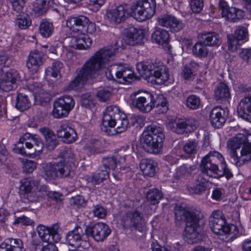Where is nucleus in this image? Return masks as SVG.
<instances>
[{"label":"nucleus","mask_w":251,"mask_h":251,"mask_svg":"<svg viewBox=\"0 0 251 251\" xmlns=\"http://www.w3.org/2000/svg\"><path fill=\"white\" fill-rule=\"evenodd\" d=\"M17 83H15L1 77L0 81V88L5 92L15 89L17 87Z\"/></svg>","instance_id":"55"},{"label":"nucleus","mask_w":251,"mask_h":251,"mask_svg":"<svg viewBox=\"0 0 251 251\" xmlns=\"http://www.w3.org/2000/svg\"><path fill=\"white\" fill-rule=\"evenodd\" d=\"M36 167V163L30 160H26L23 163V170L25 173L32 172Z\"/></svg>","instance_id":"63"},{"label":"nucleus","mask_w":251,"mask_h":251,"mask_svg":"<svg viewBox=\"0 0 251 251\" xmlns=\"http://www.w3.org/2000/svg\"><path fill=\"white\" fill-rule=\"evenodd\" d=\"M126 43L130 46L143 45L146 40L142 29L129 26L125 29Z\"/></svg>","instance_id":"20"},{"label":"nucleus","mask_w":251,"mask_h":251,"mask_svg":"<svg viewBox=\"0 0 251 251\" xmlns=\"http://www.w3.org/2000/svg\"><path fill=\"white\" fill-rule=\"evenodd\" d=\"M156 163L152 159H143L140 163V168L145 176H153L156 173Z\"/></svg>","instance_id":"31"},{"label":"nucleus","mask_w":251,"mask_h":251,"mask_svg":"<svg viewBox=\"0 0 251 251\" xmlns=\"http://www.w3.org/2000/svg\"><path fill=\"white\" fill-rule=\"evenodd\" d=\"M31 106V102L27 95L18 93L16 97L15 107L18 110L23 111L28 109Z\"/></svg>","instance_id":"37"},{"label":"nucleus","mask_w":251,"mask_h":251,"mask_svg":"<svg viewBox=\"0 0 251 251\" xmlns=\"http://www.w3.org/2000/svg\"><path fill=\"white\" fill-rule=\"evenodd\" d=\"M0 251H25L20 239L8 238L0 245Z\"/></svg>","instance_id":"28"},{"label":"nucleus","mask_w":251,"mask_h":251,"mask_svg":"<svg viewBox=\"0 0 251 251\" xmlns=\"http://www.w3.org/2000/svg\"><path fill=\"white\" fill-rule=\"evenodd\" d=\"M11 4L12 9L17 13H21L23 11L25 5L24 0H9Z\"/></svg>","instance_id":"58"},{"label":"nucleus","mask_w":251,"mask_h":251,"mask_svg":"<svg viewBox=\"0 0 251 251\" xmlns=\"http://www.w3.org/2000/svg\"><path fill=\"white\" fill-rule=\"evenodd\" d=\"M116 126V132L120 133L126 131L129 127L126 115L121 112L119 107L110 105L103 112L101 129L107 132V127Z\"/></svg>","instance_id":"6"},{"label":"nucleus","mask_w":251,"mask_h":251,"mask_svg":"<svg viewBox=\"0 0 251 251\" xmlns=\"http://www.w3.org/2000/svg\"><path fill=\"white\" fill-rule=\"evenodd\" d=\"M19 191L20 196L32 190V186H38L40 181L36 180L32 177H25L21 179L20 181Z\"/></svg>","instance_id":"36"},{"label":"nucleus","mask_w":251,"mask_h":251,"mask_svg":"<svg viewBox=\"0 0 251 251\" xmlns=\"http://www.w3.org/2000/svg\"><path fill=\"white\" fill-rule=\"evenodd\" d=\"M1 77L10 81L14 84L17 83V81L20 79V74L15 69H10L6 72Z\"/></svg>","instance_id":"51"},{"label":"nucleus","mask_w":251,"mask_h":251,"mask_svg":"<svg viewBox=\"0 0 251 251\" xmlns=\"http://www.w3.org/2000/svg\"><path fill=\"white\" fill-rule=\"evenodd\" d=\"M153 108H155V111L158 114L166 113L169 109L167 100L163 96H159L156 99L153 97Z\"/></svg>","instance_id":"39"},{"label":"nucleus","mask_w":251,"mask_h":251,"mask_svg":"<svg viewBox=\"0 0 251 251\" xmlns=\"http://www.w3.org/2000/svg\"><path fill=\"white\" fill-rule=\"evenodd\" d=\"M199 38L205 46H219L222 44L219 35L215 32L202 33L200 35Z\"/></svg>","instance_id":"30"},{"label":"nucleus","mask_w":251,"mask_h":251,"mask_svg":"<svg viewBox=\"0 0 251 251\" xmlns=\"http://www.w3.org/2000/svg\"><path fill=\"white\" fill-rule=\"evenodd\" d=\"M190 5L192 11L195 13H198L203 8L204 5L203 0H191Z\"/></svg>","instance_id":"60"},{"label":"nucleus","mask_w":251,"mask_h":251,"mask_svg":"<svg viewBox=\"0 0 251 251\" xmlns=\"http://www.w3.org/2000/svg\"><path fill=\"white\" fill-rule=\"evenodd\" d=\"M158 23L159 25L169 28L172 32L179 31L183 27L182 22L171 15H165L159 17Z\"/></svg>","instance_id":"21"},{"label":"nucleus","mask_w":251,"mask_h":251,"mask_svg":"<svg viewBox=\"0 0 251 251\" xmlns=\"http://www.w3.org/2000/svg\"><path fill=\"white\" fill-rule=\"evenodd\" d=\"M196 169V165H190L185 164L180 166L176 170L175 177L177 179H180L190 176L192 171Z\"/></svg>","instance_id":"40"},{"label":"nucleus","mask_w":251,"mask_h":251,"mask_svg":"<svg viewBox=\"0 0 251 251\" xmlns=\"http://www.w3.org/2000/svg\"><path fill=\"white\" fill-rule=\"evenodd\" d=\"M221 163H224L223 155L218 151H210L201 160L200 166L201 173L209 177L218 178L222 174L219 168V165Z\"/></svg>","instance_id":"9"},{"label":"nucleus","mask_w":251,"mask_h":251,"mask_svg":"<svg viewBox=\"0 0 251 251\" xmlns=\"http://www.w3.org/2000/svg\"><path fill=\"white\" fill-rule=\"evenodd\" d=\"M106 78L112 82L129 84L135 79V75L130 68L121 65H110L105 71Z\"/></svg>","instance_id":"10"},{"label":"nucleus","mask_w":251,"mask_h":251,"mask_svg":"<svg viewBox=\"0 0 251 251\" xmlns=\"http://www.w3.org/2000/svg\"><path fill=\"white\" fill-rule=\"evenodd\" d=\"M92 213L95 217L100 219H103L106 216L107 211L102 205L97 204L93 206Z\"/></svg>","instance_id":"56"},{"label":"nucleus","mask_w":251,"mask_h":251,"mask_svg":"<svg viewBox=\"0 0 251 251\" xmlns=\"http://www.w3.org/2000/svg\"><path fill=\"white\" fill-rule=\"evenodd\" d=\"M171 129L177 134H182L193 131L195 126L192 120L189 119H180L171 124Z\"/></svg>","instance_id":"26"},{"label":"nucleus","mask_w":251,"mask_h":251,"mask_svg":"<svg viewBox=\"0 0 251 251\" xmlns=\"http://www.w3.org/2000/svg\"><path fill=\"white\" fill-rule=\"evenodd\" d=\"M109 173L107 170H101L92 176L91 181L96 184H99L108 177Z\"/></svg>","instance_id":"52"},{"label":"nucleus","mask_w":251,"mask_h":251,"mask_svg":"<svg viewBox=\"0 0 251 251\" xmlns=\"http://www.w3.org/2000/svg\"><path fill=\"white\" fill-rule=\"evenodd\" d=\"M51 0H36L33 5L31 14L38 17L46 13Z\"/></svg>","instance_id":"33"},{"label":"nucleus","mask_w":251,"mask_h":251,"mask_svg":"<svg viewBox=\"0 0 251 251\" xmlns=\"http://www.w3.org/2000/svg\"><path fill=\"white\" fill-rule=\"evenodd\" d=\"M200 177L197 179V183L194 186H188L187 190L189 193L193 195H200L203 193L206 190V186L203 181L200 182Z\"/></svg>","instance_id":"46"},{"label":"nucleus","mask_w":251,"mask_h":251,"mask_svg":"<svg viewBox=\"0 0 251 251\" xmlns=\"http://www.w3.org/2000/svg\"><path fill=\"white\" fill-rule=\"evenodd\" d=\"M31 24V21L27 14L20 15L17 18L16 24L21 29H25L27 28Z\"/></svg>","instance_id":"49"},{"label":"nucleus","mask_w":251,"mask_h":251,"mask_svg":"<svg viewBox=\"0 0 251 251\" xmlns=\"http://www.w3.org/2000/svg\"><path fill=\"white\" fill-rule=\"evenodd\" d=\"M239 57L243 63L251 65V49H243L239 53Z\"/></svg>","instance_id":"54"},{"label":"nucleus","mask_w":251,"mask_h":251,"mask_svg":"<svg viewBox=\"0 0 251 251\" xmlns=\"http://www.w3.org/2000/svg\"><path fill=\"white\" fill-rule=\"evenodd\" d=\"M111 233L109 226L103 223L99 222L93 226H86L85 233L87 236L92 237L95 241H104Z\"/></svg>","instance_id":"17"},{"label":"nucleus","mask_w":251,"mask_h":251,"mask_svg":"<svg viewBox=\"0 0 251 251\" xmlns=\"http://www.w3.org/2000/svg\"><path fill=\"white\" fill-rule=\"evenodd\" d=\"M248 40V31L243 26H238L233 34L227 36V43L228 50L234 51L240 46L243 42Z\"/></svg>","instance_id":"15"},{"label":"nucleus","mask_w":251,"mask_h":251,"mask_svg":"<svg viewBox=\"0 0 251 251\" xmlns=\"http://www.w3.org/2000/svg\"><path fill=\"white\" fill-rule=\"evenodd\" d=\"M85 231L79 226H76L66 235V241L70 246L79 247L80 242L84 240Z\"/></svg>","instance_id":"23"},{"label":"nucleus","mask_w":251,"mask_h":251,"mask_svg":"<svg viewBox=\"0 0 251 251\" xmlns=\"http://www.w3.org/2000/svg\"><path fill=\"white\" fill-rule=\"evenodd\" d=\"M151 39L153 42L166 47L169 41V34L167 31L158 29L152 34Z\"/></svg>","instance_id":"34"},{"label":"nucleus","mask_w":251,"mask_h":251,"mask_svg":"<svg viewBox=\"0 0 251 251\" xmlns=\"http://www.w3.org/2000/svg\"><path fill=\"white\" fill-rule=\"evenodd\" d=\"M163 198L161 191L157 189H150L147 193V200L153 205L158 203L159 201Z\"/></svg>","instance_id":"43"},{"label":"nucleus","mask_w":251,"mask_h":251,"mask_svg":"<svg viewBox=\"0 0 251 251\" xmlns=\"http://www.w3.org/2000/svg\"><path fill=\"white\" fill-rule=\"evenodd\" d=\"M57 136L67 144L75 142L77 138L75 130L65 124H61L57 130Z\"/></svg>","instance_id":"24"},{"label":"nucleus","mask_w":251,"mask_h":251,"mask_svg":"<svg viewBox=\"0 0 251 251\" xmlns=\"http://www.w3.org/2000/svg\"><path fill=\"white\" fill-rule=\"evenodd\" d=\"M249 138L251 140V134H238L227 142L228 147L234 150L231 156L237 167L251 161V143L249 142Z\"/></svg>","instance_id":"4"},{"label":"nucleus","mask_w":251,"mask_h":251,"mask_svg":"<svg viewBox=\"0 0 251 251\" xmlns=\"http://www.w3.org/2000/svg\"><path fill=\"white\" fill-rule=\"evenodd\" d=\"M228 116V111L227 109L219 107L213 108L210 113V120L212 126L215 128L222 127Z\"/></svg>","instance_id":"22"},{"label":"nucleus","mask_w":251,"mask_h":251,"mask_svg":"<svg viewBox=\"0 0 251 251\" xmlns=\"http://www.w3.org/2000/svg\"><path fill=\"white\" fill-rule=\"evenodd\" d=\"M118 158L117 156H112L103 158L102 163L105 170H109L110 169L114 170L118 163L124 162L125 158L124 157H120V160L117 161Z\"/></svg>","instance_id":"42"},{"label":"nucleus","mask_w":251,"mask_h":251,"mask_svg":"<svg viewBox=\"0 0 251 251\" xmlns=\"http://www.w3.org/2000/svg\"><path fill=\"white\" fill-rule=\"evenodd\" d=\"M33 223L34 222L32 220L25 216H23L16 218L13 224L14 225L22 224L25 226H29L32 225Z\"/></svg>","instance_id":"62"},{"label":"nucleus","mask_w":251,"mask_h":251,"mask_svg":"<svg viewBox=\"0 0 251 251\" xmlns=\"http://www.w3.org/2000/svg\"><path fill=\"white\" fill-rule=\"evenodd\" d=\"M121 224L125 228H131L140 232L146 230V223L141 214L138 211H128L125 213L121 219Z\"/></svg>","instance_id":"12"},{"label":"nucleus","mask_w":251,"mask_h":251,"mask_svg":"<svg viewBox=\"0 0 251 251\" xmlns=\"http://www.w3.org/2000/svg\"><path fill=\"white\" fill-rule=\"evenodd\" d=\"M44 61V54L41 52L34 51L31 52L26 66L30 71L35 73L37 71L38 68L43 64Z\"/></svg>","instance_id":"27"},{"label":"nucleus","mask_w":251,"mask_h":251,"mask_svg":"<svg viewBox=\"0 0 251 251\" xmlns=\"http://www.w3.org/2000/svg\"><path fill=\"white\" fill-rule=\"evenodd\" d=\"M89 22V19L84 16L78 17H71L69 18L66 22V25L74 32L81 34V27L84 28L86 24Z\"/></svg>","instance_id":"29"},{"label":"nucleus","mask_w":251,"mask_h":251,"mask_svg":"<svg viewBox=\"0 0 251 251\" xmlns=\"http://www.w3.org/2000/svg\"><path fill=\"white\" fill-rule=\"evenodd\" d=\"M81 34L85 35L88 34H94L96 32L97 27L95 23L88 22L86 24L84 28L81 27Z\"/></svg>","instance_id":"59"},{"label":"nucleus","mask_w":251,"mask_h":251,"mask_svg":"<svg viewBox=\"0 0 251 251\" xmlns=\"http://www.w3.org/2000/svg\"><path fill=\"white\" fill-rule=\"evenodd\" d=\"M81 104L86 108H90L94 106L93 97L88 93L84 94L81 97Z\"/></svg>","instance_id":"57"},{"label":"nucleus","mask_w":251,"mask_h":251,"mask_svg":"<svg viewBox=\"0 0 251 251\" xmlns=\"http://www.w3.org/2000/svg\"><path fill=\"white\" fill-rule=\"evenodd\" d=\"M176 220L185 222L184 236L188 244L198 243L201 240L199 228V216L195 212L189 211L179 205L174 208Z\"/></svg>","instance_id":"3"},{"label":"nucleus","mask_w":251,"mask_h":251,"mask_svg":"<svg viewBox=\"0 0 251 251\" xmlns=\"http://www.w3.org/2000/svg\"><path fill=\"white\" fill-rule=\"evenodd\" d=\"M73 47L78 50H85L88 49L92 44V40L86 35L82 34L81 37H75Z\"/></svg>","instance_id":"38"},{"label":"nucleus","mask_w":251,"mask_h":251,"mask_svg":"<svg viewBox=\"0 0 251 251\" xmlns=\"http://www.w3.org/2000/svg\"><path fill=\"white\" fill-rule=\"evenodd\" d=\"M21 197L25 202H35L39 201L42 196L37 192L31 190L21 195Z\"/></svg>","instance_id":"47"},{"label":"nucleus","mask_w":251,"mask_h":251,"mask_svg":"<svg viewBox=\"0 0 251 251\" xmlns=\"http://www.w3.org/2000/svg\"><path fill=\"white\" fill-rule=\"evenodd\" d=\"M132 104L143 113H148L153 108V95L150 93L136 92L130 96Z\"/></svg>","instance_id":"13"},{"label":"nucleus","mask_w":251,"mask_h":251,"mask_svg":"<svg viewBox=\"0 0 251 251\" xmlns=\"http://www.w3.org/2000/svg\"><path fill=\"white\" fill-rule=\"evenodd\" d=\"M155 0H138L128 10L127 5H119L116 8L109 10L106 13L108 20L112 23L118 24L129 16H134L140 21L151 18L155 14Z\"/></svg>","instance_id":"2"},{"label":"nucleus","mask_w":251,"mask_h":251,"mask_svg":"<svg viewBox=\"0 0 251 251\" xmlns=\"http://www.w3.org/2000/svg\"><path fill=\"white\" fill-rule=\"evenodd\" d=\"M63 64L60 61H55L52 64L51 68L49 69L47 71V75L56 78L58 76L60 77V70L63 68Z\"/></svg>","instance_id":"50"},{"label":"nucleus","mask_w":251,"mask_h":251,"mask_svg":"<svg viewBox=\"0 0 251 251\" xmlns=\"http://www.w3.org/2000/svg\"><path fill=\"white\" fill-rule=\"evenodd\" d=\"M54 29L53 24L47 21H42L39 26L40 33L45 38L49 37Z\"/></svg>","instance_id":"44"},{"label":"nucleus","mask_w":251,"mask_h":251,"mask_svg":"<svg viewBox=\"0 0 251 251\" xmlns=\"http://www.w3.org/2000/svg\"><path fill=\"white\" fill-rule=\"evenodd\" d=\"M199 64L195 62H191L186 64L183 69L182 76L185 80L191 79L194 76L195 73L199 68Z\"/></svg>","instance_id":"41"},{"label":"nucleus","mask_w":251,"mask_h":251,"mask_svg":"<svg viewBox=\"0 0 251 251\" xmlns=\"http://www.w3.org/2000/svg\"><path fill=\"white\" fill-rule=\"evenodd\" d=\"M130 121L132 126L138 127L144 125L145 119L143 116L140 115H132Z\"/></svg>","instance_id":"61"},{"label":"nucleus","mask_w":251,"mask_h":251,"mask_svg":"<svg viewBox=\"0 0 251 251\" xmlns=\"http://www.w3.org/2000/svg\"><path fill=\"white\" fill-rule=\"evenodd\" d=\"M237 113L241 118L251 122V96L245 97L240 101L237 106Z\"/></svg>","instance_id":"25"},{"label":"nucleus","mask_w":251,"mask_h":251,"mask_svg":"<svg viewBox=\"0 0 251 251\" xmlns=\"http://www.w3.org/2000/svg\"><path fill=\"white\" fill-rule=\"evenodd\" d=\"M201 100L200 98L196 95L189 96L186 100V105L191 109L198 108L200 105Z\"/></svg>","instance_id":"53"},{"label":"nucleus","mask_w":251,"mask_h":251,"mask_svg":"<svg viewBox=\"0 0 251 251\" xmlns=\"http://www.w3.org/2000/svg\"><path fill=\"white\" fill-rule=\"evenodd\" d=\"M73 174L71 169L62 162L48 163L43 167L41 172L42 177L47 181L72 176Z\"/></svg>","instance_id":"11"},{"label":"nucleus","mask_w":251,"mask_h":251,"mask_svg":"<svg viewBox=\"0 0 251 251\" xmlns=\"http://www.w3.org/2000/svg\"><path fill=\"white\" fill-rule=\"evenodd\" d=\"M75 105L72 97L64 95L57 99L53 103L52 114L55 118L67 117Z\"/></svg>","instance_id":"14"},{"label":"nucleus","mask_w":251,"mask_h":251,"mask_svg":"<svg viewBox=\"0 0 251 251\" xmlns=\"http://www.w3.org/2000/svg\"><path fill=\"white\" fill-rule=\"evenodd\" d=\"M214 95L217 100H228L230 98L228 86L224 82H220L217 85L215 90Z\"/></svg>","instance_id":"35"},{"label":"nucleus","mask_w":251,"mask_h":251,"mask_svg":"<svg viewBox=\"0 0 251 251\" xmlns=\"http://www.w3.org/2000/svg\"><path fill=\"white\" fill-rule=\"evenodd\" d=\"M114 57L115 54L112 49L103 48L99 50L76 71V76L68 84L66 89L72 91L79 84H84L89 79L96 78L99 71L106 68Z\"/></svg>","instance_id":"1"},{"label":"nucleus","mask_w":251,"mask_h":251,"mask_svg":"<svg viewBox=\"0 0 251 251\" xmlns=\"http://www.w3.org/2000/svg\"><path fill=\"white\" fill-rule=\"evenodd\" d=\"M40 131L45 138L46 148L49 150H53L57 145L58 142L53 131L47 127L41 128Z\"/></svg>","instance_id":"32"},{"label":"nucleus","mask_w":251,"mask_h":251,"mask_svg":"<svg viewBox=\"0 0 251 251\" xmlns=\"http://www.w3.org/2000/svg\"><path fill=\"white\" fill-rule=\"evenodd\" d=\"M165 136L161 127L152 125L144 129L141 139L143 150L148 153L158 154L162 152Z\"/></svg>","instance_id":"5"},{"label":"nucleus","mask_w":251,"mask_h":251,"mask_svg":"<svg viewBox=\"0 0 251 251\" xmlns=\"http://www.w3.org/2000/svg\"><path fill=\"white\" fill-rule=\"evenodd\" d=\"M206 46L203 43H201V40L200 39V41L193 47V54L199 57H205L208 53V50Z\"/></svg>","instance_id":"45"},{"label":"nucleus","mask_w":251,"mask_h":251,"mask_svg":"<svg viewBox=\"0 0 251 251\" xmlns=\"http://www.w3.org/2000/svg\"><path fill=\"white\" fill-rule=\"evenodd\" d=\"M218 5L222 11V17L225 18L226 21L236 22L244 16V12L243 10L235 7H229L224 0H220Z\"/></svg>","instance_id":"19"},{"label":"nucleus","mask_w":251,"mask_h":251,"mask_svg":"<svg viewBox=\"0 0 251 251\" xmlns=\"http://www.w3.org/2000/svg\"><path fill=\"white\" fill-rule=\"evenodd\" d=\"M209 226L212 231L218 235H232L231 238L235 239L244 235L245 231L242 227L234 225H226V219L220 210L214 211L209 219Z\"/></svg>","instance_id":"8"},{"label":"nucleus","mask_w":251,"mask_h":251,"mask_svg":"<svg viewBox=\"0 0 251 251\" xmlns=\"http://www.w3.org/2000/svg\"><path fill=\"white\" fill-rule=\"evenodd\" d=\"M44 144L41 139L36 138L30 142L25 143V147L18 146L16 149V153L23 155L35 157L42 152Z\"/></svg>","instance_id":"16"},{"label":"nucleus","mask_w":251,"mask_h":251,"mask_svg":"<svg viewBox=\"0 0 251 251\" xmlns=\"http://www.w3.org/2000/svg\"><path fill=\"white\" fill-rule=\"evenodd\" d=\"M197 143L194 141H190L187 143L183 147L184 151L188 154H193L196 152Z\"/></svg>","instance_id":"64"},{"label":"nucleus","mask_w":251,"mask_h":251,"mask_svg":"<svg viewBox=\"0 0 251 251\" xmlns=\"http://www.w3.org/2000/svg\"><path fill=\"white\" fill-rule=\"evenodd\" d=\"M59 226L58 224H54L50 226L43 225L39 226L37 232L41 240L45 242H58L61 239V236L58 230Z\"/></svg>","instance_id":"18"},{"label":"nucleus","mask_w":251,"mask_h":251,"mask_svg":"<svg viewBox=\"0 0 251 251\" xmlns=\"http://www.w3.org/2000/svg\"><path fill=\"white\" fill-rule=\"evenodd\" d=\"M136 69L140 75L146 79L154 77L156 84L161 85L169 78L168 68L160 61H145L138 63Z\"/></svg>","instance_id":"7"},{"label":"nucleus","mask_w":251,"mask_h":251,"mask_svg":"<svg viewBox=\"0 0 251 251\" xmlns=\"http://www.w3.org/2000/svg\"><path fill=\"white\" fill-rule=\"evenodd\" d=\"M60 157L63 160L60 162H63L65 165H67L70 169L71 164L74 163V154L70 149L63 150L60 153Z\"/></svg>","instance_id":"48"}]
</instances>
